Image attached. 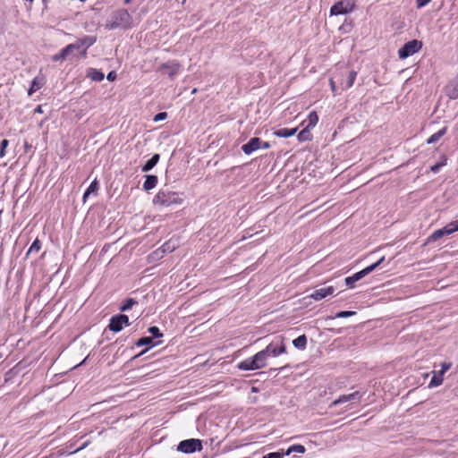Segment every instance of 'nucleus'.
Here are the masks:
<instances>
[{
  "instance_id": "obj_1",
  "label": "nucleus",
  "mask_w": 458,
  "mask_h": 458,
  "mask_svg": "<svg viewBox=\"0 0 458 458\" xmlns=\"http://www.w3.org/2000/svg\"><path fill=\"white\" fill-rule=\"evenodd\" d=\"M132 17L125 9L114 12L109 20L106 21V27L108 30H115L117 28L130 29L131 27Z\"/></svg>"
},
{
  "instance_id": "obj_53",
  "label": "nucleus",
  "mask_w": 458,
  "mask_h": 458,
  "mask_svg": "<svg viewBox=\"0 0 458 458\" xmlns=\"http://www.w3.org/2000/svg\"><path fill=\"white\" fill-rule=\"evenodd\" d=\"M131 1H132V0H124V4H130Z\"/></svg>"
},
{
  "instance_id": "obj_24",
  "label": "nucleus",
  "mask_w": 458,
  "mask_h": 458,
  "mask_svg": "<svg viewBox=\"0 0 458 458\" xmlns=\"http://www.w3.org/2000/svg\"><path fill=\"white\" fill-rule=\"evenodd\" d=\"M433 373H434V375L428 384V387L438 386L443 383V376H444L443 371H438V372L434 371Z\"/></svg>"
},
{
  "instance_id": "obj_47",
  "label": "nucleus",
  "mask_w": 458,
  "mask_h": 458,
  "mask_svg": "<svg viewBox=\"0 0 458 458\" xmlns=\"http://www.w3.org/2000/svg\"><path fill=\"white\" fill-rule=\"evenodd\" d=\"M329 84H330L332 91L335 92V81L334 78H331L329 80Z\"/></svg>"
},
{
  "instance_id": "obj_18",
  "label": "nucleus",
  "mask_w": 458,
  "mask_h": 458,
  "mask_svg": "<svg viewBox=\"0 0 458 458\" xmlns=\"http://www.w3.org/2000/svg\"><path fill=\"white\" fill-rule=\"evenodd\" d=\"M255 364L256 363L254 362V360L251 357V358H249V359H246V360L241 361L237 365V368L242 370H255V369H258Z\"/></svg>"
},
{
  "instance_id": "obj_50",
  "label": "nucleus",
  "mask_w": 458,
  "mask_h": 458,
  "mask_svg": "<svg viewBox=\"0 0 458 458\" xmlns=\"http://www.w3.org/2000/svg\"><path fill=\"white\" fill-rule=\"evenodd\" d=\"M87 49H88V48L82 47V50H81V55H82L83 57H86V56H87Z\"/></svg>"
},
{
  "instance_id": "obj_38",
  "label": "nucleus",
  "mask_w": 458,
  "mask_h": 458,
  "mask_svg": "<svg viewBox=\"0 0 458 458\" xmlns=\"http://www.w3.org/2000/svg\"><path fill=\"white\" fill-rule=\"evenodd\" d=\"M9 145V141L7 140H3L0 142V157H4L5 155V148Z\"/></svg>"
},
{
  "instance_id": "obj_42",
  "label": "nucleus",
  "mask_w": 458,
  "mask_h": 458,
  "mask_svg": "<svg viewBox=\"0 0 458 458\" xmlns=\"http://www.w3.org/2000/svg\"><path fill=\"white\" fill-rule=\"evenodd\" d=\"M452 367V363L451 362H442L441 363V369L439 371H443V373L445 374L450 368Z\"/></svg>"
},
{
  "instance_id": "obj_22",
  "label": "nucleus",
  "mask_w": 458,
  "mask_h": 458,
  "mask_svg": "<svg viewBox=\"0 0 458 458\" xmlns=\"http://www.w3.org/2000/svg\"><path fill=\"white\" fill-rule=\"evenodd\" d=\"M297 131V128L293 129H287V128H282L276 130L274 134L279 138H288L291 136H293Z\"/></svg>"
},
{
  "instance_id": "obj_33",
  "label": "nucleus",
  "mask_w": 458,
  "mask_h": 458,
  "mask_svg": "<svg viewBox=\"0 0 458 458\" xmlns=\"http://www.w3.org/2000/svg\"><path fill=\"white\" fill-rule=\"evenodd\" d=\"M136 303H137V301H135L132 298L126 299L124 301V303L123 304V306L120 308V310L122 312L127 311V310H131L133 307V305H135Z\"/></svg>"
},
{
  "instance_id": "obj_28",
  "label": "nucleus",
  "mask_w": 458,
  "mask_h": 458,
  "mask_svg": "<svg viewBox=\"0 0 458 458\" xmlns=\"http://www.w3.org/2000/svg\"><path fill=\"white\" fill-rule=\"evenodd\" d=\"M43 86V81L42 80H39L38 78H35L32 81H31V85H30V88L29 89V91H28V94L30 96L32 95L35 91H37L38 89H39L41 87Z\"/></svg>"
},
{
  "instance_id": "obj_31",
  "label": "nucleus",
  "mask_w": 458,
  "mask_h": 458,
  "mask_svg": "<svg viewBox=\"0 0 458 458\" xmlns=\"http://www.w3.org/2000/svg\"><path fill=\"white\" fill-rule=\"evenodd\" d=\"M157 344H154L153 343V339L152 337H149V336H144V337H141L140 338L137 342H136V345L140 347V346H144V345H152V346H156Z\"/></svg>"
},
{
  "instance_id": "obj_52",
  "label": "nucleus",
  "mask_w": 458,
  "mask_h": 458,
  "mask_svg": "<svg viewBox=\"0 0 458 458\" xmlns=\"http://www.w3.org/2000/svg\"><path fill=\"white\" fill-rule=\"evenodd\" d=\"M148 351V348H147V349H145V350H144V351H142L140 353H139L138 355H136V356H135V358H136V357H139V356H140V355H142V354H144V353H146Z\"/></svg>"
},
{
  "instance_id": "obj_48",
  "label": "nucleus",
  "mask_w": 458,
  "mask_h": 458,
  "mask_svg": "<svg viewBox=\"0 0 458 458\" xmlns=\"http://www.w3.org/2000/svg\"><path fill=\"white\" fill-rule=\"evenodd\" d=\"M270 148V144H269V142H267V141H262V140H261V148H260L267 149V148Z\"/></svg>"
},
{
  "instance_id": "obj_43",
  "label": "nucleus",
  "mask_w": 458,
  "mask_h": 458,
  "mask_svg": "<svg viewBox=\"0 0 458 458\" xmlns=\"http://www.w3.org/2000/svg\"><path fill=\"white\" fill-rule=\"evenodd\" d=\"M385 260V257L380 258L377 262L369 266L368 267H371V272L374 271L383 261Z\"/></svg>"
},
{
  "instance_id": "obj_4",
  "label": "nucleus",
  "mask_w": 458,
  "mask_h": 458,
  "mask_svg": "<svg viewBox=\"0 0 458 458\" xmlns=\"http://www.w3.org/2000/svg\"><path fill=\"white\" fill-rule=\"evenodd\" d=\"M422 47V43L420 40L413 39L406 42L399 50L398 55L400 59H405L415 53L419 52Z\"/></svg>"
},
{
  "instance_id": "obj_44",
  "label": "nucleus",
  "mask_w": 458,
  "mask_h": 458,
  "mask_svg": "<svg viewBox=\"0 0 458 458\" xmlns=\"http://www.w3.org/2000/svg\"><path fill=\"white\" fill-rule=\"evenodd\" d=\"M97 189H98V182L96 181H94L90 183V185L89 186V188L87 190L89 191V192H93V191H96Z\"/></svg>"
},
{
  "instance_id": "obj_13",
  "label": "nucleus",
  "mask_w": 458,
  "mask_h": 458,
  "mask_svg": "<svg viewBox=\"0 0 458 458\" xmlns=\"http://www.w3.org/2000/svg\"><path fill=\"white\" fill-rule=\"evenodd\" d=\"M369 273H371V267H365L364 269L353 274L352 276L346 277L344 280L345 284L347 286L352 288L355 282L360 280Z\"/></svg>"
},
{
  "instance_id": "obj_11",
  "label": "nucleus",
  "mask_w": 458,
  "mask_h": 458,
  "mask_svg": "<svg viewBox=\"0 0 458 458\" xmlns=\"http://www.w3.org/2000/svg\"><path fill=\"white\" fill-rule=\"evenodd\" d=\"M76 47H77L74 43L67 45L58 54H55L51 57L52 61L58 62L65 60L74 50H77Z\"/></svg>"
},
{
  "instance_id": "obj_49",
  "label": "nucleus",
  "mask_w": 458,
  "mask_h": 458,
  "mask_svg": "<svg viewBox=\"0 0 458 458\" xmlns=\"http://www.w3.org/2000/svg\"><path fill=\"white\" fill-rule=\"evenodd\" d=\"M35 113H39V114H42L43 113V107L41 105L38 106L35 110H34Z\"/></svg>"
},
{
  "instance_id": "obj_20",
  "label": "nucleus",
  "mask_w": 458,
  "mask_h": 458,
  "mask_svg": "<svg viewBox=\"0 0 458 458\" xmlns=\"http://www.w3.org/2000/svg\"><path fill=\"white\" fill-rule=\"evenodd\" d=\"M108 328L113 332H120L123 329V324L119 320L118 315H114L111 318Z\"/></svg>"
},
{
  "instance_id": "obj_36",
  "label": "nucleus",
  "mask_w": 458,
  "mask_h": 458,
  "mask_svg": "<svg viewBox=\"0 0 458 458\" xmlns=\"http://www.w3.org/2000/svg\"><path fill=\"white\" fill-rule=\"evenodd\" d=\"M355 314H356L355 311H349V310L339 311L335 314V318H349Z\"/></svg>"
},
{
  "instance_id": "obj_39",
  "label": "nucleus",
  "mask_w": 458,
  "mask_h": 458,
  "mask_svg": "<svg viewBox=\"0 0 458 458\" xmlns=\"http://www.w3.org/2000/svg\"><path fill=\"white\" fill-rule=\"evenodd\" d=\"M284 456V453L281 452H274L269 453L263 456V458H283Z\"/></svg>"
},
{
  "instance_id": "obj_37",
  "label": "nucleus",
  "mask_w": 458,
  "mask_h": 458,
  "mask_svg": "<svg viewBox=\"0 0 458 458\" xmlns=\"http://www.w3.org/2000/svg\"><path fill=\"white\" fill-rule=\"evenodd\" d=\"M148 332L153 335V337H162L163 334L160 332L159 328L156 326L150 327L148 328Z\"/></svg>"
},
{
  "instance_id": "obj_9",
  "label": "nucleus",
  "mask_w": 458,
  "mask_h": 458,
  "mask_svg": "<svg viewBox=\"0 0 458 458\" xmlns=\"http://www.w3.org/2000/svg\"><path fill=\"white\" fill-rule=\"evenodd\" d=\"M261 148V140L258 137L251 138L248 143L242 146V150L245 155H250L252 152Z\"/></svg>"
},
{
  "instance_id": "obj_30",
  "label": "nucleus",
  "mask_w": 458,
  "mask_h": 458,
  "mask_svg": "<svg viewBox=\"0 0 458 458\" xmlns=\"http://www.w3.org/2000/svg\"><path fill=\"white\" fill-rule=\"evenodd\" d=\"M305 451H306V449L302 445L297 444V445H293L290 446L284 453V455H289L293 452L303 454V453H305Z\"/></svg>"
},
{
  "instance_id": "obj_23",
  "label": "nucleus",
  "mask_w": 458,
  "mask_h": 458,
  "mask_svg": "<svg viewBox=\"0 0 458 458\" xmlns=\"http://www.w3.org/2000/svg\"><path fill=\"white\" fill-rule=\"evenodd\" d=\"M447 131V127H443L441 130H439L438 131L433 133L428 140H427V143L428 144H434V143H437L443 136L445 135Z\"/></svg>"
},
{
  "instance_id": "obj_10",
  "label": "nucleus",
  "mask_w": 458,
  "mask_h": 458,
  "mask_svg": "<svg viewBox=\"0 0 458 458\" xmlns=\"http://www.w3.org/2000/svg\"><path fill=\"white\" fill-rule=\"evenodd\" d=\"M334 293H335V288L330 285V286L316 289L311 294L309 295V297L312 298L315 301H320L329 295H332Z\"/></svg>"
},
{
  "instance_id": "obj_5",
  "label": "nucleus",
  "mask_w": 458,
  "mask_h": 458,
  "mask_svg": "<svg viewBox=\"0 0 458 458\" xmlns=\"http://www.w3.org/2000/svg\"><path fill=\"white\" fill-rule=\"evenodd\" d=\"M177 450L184 454H192L202 450V442L197 438L182 440L177 445Z\"/></svg>"
},
{
  "instance_id": "obj_6",
  "label": "nucleus",
  "mask_w": 458,
  "mask_h": 458,
  "mask_svg": "<svg viewBox=\"0 0 458 458\" xmlns=\"http://www.w3.org/2000/svg\"><path fill=\"white\" fill-rule=\"evenodd\" d=\"M355 8V4L350 0H341L330 8L331 15H342L352 12Z\"/></svg>"
},
{
  "instance_id": "obj_46",
  "label": "nucleus",
  "mask_w": 458,
  "mask_h": 458,
  "mask_svg": "<svg viewBox=\"0 0 458 458\" xmlns=\"http://www.w3.org/2000/svg\"><path fill=\"white\" fill-rule=\"evenodd\" d=\"M431 0H417V6L420 8V7H423L425 6L426 4H428Z\"/></svg>"
},
{
  "instance_id": "obj_34",
  "label": "nucleus",
  "mask_w": 458,
  "mask_h": 458,
  "mask_svg": "<svg viewBox=\"0 0 458 458\" xmlns=\"http://www.w3.org/2000/svg\"><path fill=\"white\" fill-rule=\"evenodd\" d=\"M175 249V244L172 242L171 241L165 242L162 247V252H171Z\"/></svg>"
},
{
  "instance_id": "obj_12",
  "label": "nucleus",
  "mask_w": 458,
  "mask_h": 458,
  "mask_svg": "<svg viewBox=\"0 0 458 458\" xmlns=\"http://www.w3.org/2000/svg\"><path fill=\"white\" fill-rule=\"evenodd\" d=\"M360 398H361V394H360V392L355 391L349 394L341 395L338 399L335 400L332 403L331 406H336L338 404L347 403V402H359L360 400Z\"/></svg>"
},
{
  "instance_id": "obj_16",
  "label": "nucleus",
  "mask_w": 458,
  "mask_h": 458,
  "mask_svg": "<svg viewBox=\"0 0 458 458\" xmlns=\"http://www.w3.org/2000/svg\"><path fill=\"white\" fill-rule=\"evenodd\" d=\"M96 42V38L91 36H85L82 38H79L76 42H74L77 47L76 49L80 50L82 47L89 48Z\"/></svg>"
},
{
  "instance_id": "obj_3",
  "label": "nucleus",
  "mask_w": 458,
  "mask_h": 458,
  "mask_svg": "<svg viewBox=\"0 0 458 458\" xmlns=\"http://www.w3.org/2000/svg\"><path fill=\"white\" fill-rule=\"evenodd\" d=\"M457 231H458V220L453 221V222L447 224L443 228L436 230L435 232H433V233H431L428 236L427 242H436V241L439 240L440 238H442V237H444L445 235H449L451 233H455Z\"/></svg>"
},
{
  "instance_id": "obj_8",
  "label": "nucleus",
  "mask_w": 458,
  "mask_h": 458,
  "mask_svg": "<svg viewBox=\"0 0 458 458\" xmlns=\"http://www.w3.org/2000/svg\"><path fill=\"white\" fill-rule=\"evenodd\" d=\"M181 64L176 60L168 61L166 63L162 64L157 71L167 74L171 79H173L180 71Z\"/></svg>"
},
{
  "instance_id": "obj_21",
  "label": "nucleus",
  "mask_w": 458,
  "mask_h": 458,
  "mask_svg": "<svg viewBox=\"0 0 458 458\" xmlns=\"http://www.w3.org/2000/svg\"><path fill=\"white\" fill-rule=\"evenodd\" d=\"M160 156L159 154H155L152 156L150 159H148L144 165L141 167L142 172L150 171L159 161Z\"/></svg>"
},
{
  "instance_id": "obj_45",
  "label": "nucleus",
  "mask_w": 458,
  "mask_h": 458,
  "mask_svg": "<svg viewBox=\"0 0 458 458\" xmlns=\"http://www.w3.org/2000/svg\"><path fill=\"white\" fill-rule=\"evenodd\" d=\"M107 80L110 81H113L116 79V72L114 71H112L110 72L107 76H106Z\"/></svg>"
},
{
  "instance_id": "obj_40",
  "label": "nucleus",
  "mask_w": 458,
  "mask_h": 458,
  "mask_svg": "<svg viewBox=\"0 0 458 458\" xmlns=\"http://www.w3.org/2000/svg\"><path fill=\"white\" fill-rule=\"evenodd\" d=\"M119 320L123 326H130L129 318L127 315L118 314Z\"/></svg>"
},
{
  "instance_id": "obj_41",
  "label": "nucleus",
  "mask_w": 458,
  "mask_h": 458,
  "mask_svg": "<svg viewBox=\"0 0 458 458\" xmlns=\"http://www.w3.org/2000/svg\"><path fill=\"white\" fill-rule=\"evenodd\" d=\"M166 117H167V113L161 112L155 115L154 121L155 122L162 121V120H165Z\"/></svg>"
},
{
  "instance_id": "obj_32",
  "label": "nucleus",
  "mask_w": 458,
  "mask_h": 458,
  "mask_svg": "<svg viewBox=\"0 0 458 458\" xmlns=\"http://www.w3.org/2000/svg\"><path fill=\"white\" fill-rule=\"evenodd\" d=\"M41 249V242L37 238L31 244V246L30 247V249L28 250L27 253H26V257H28L30 253L32 252H38Z\"/></svg>"
},
{
  "instance_id": "obj_15",
  "label": "nucleus",
  "mask_w": 458,
  "mask_h": 458,
  "mask_svg": "<svg viewBox=\"0 0 458 458\" xmlns=\"http://www.w3.org/2000/svg\"><path fill=\"white\" fill-rule=\"evenodd\" d=\"M254 362L256 363L257 369H262L267 365V360L268 358L267 353L265 349L257 352L253 357Z\"/></svg>"
},
{
  "instance_id": "obj_29",
  "label": "nucleus",
  "mask_w": 458,
  "mask_h": 458,
  "mask_svg": "<svg viewBox=\"0 0 458 458\" xmlns=\"http://www.w3.org/2000/svg\"><path fill=\"white\" fill-rule=\"evenodd\" d=\"M318 122V116L315 111L310 112L308 115V124L306 125L309 128H313L317 125Z\"/></svg>"
},
{
  "instance_id": "obj_26",
  "label": "nucleus",
  "mask_w": 458,
  "mask_h": 458,
  "mask_svg": "<svg viewBox=\"0 0 458 458\" xmlns=\"http://www.w3.org/2000/svg\"><path fill=\"white\" fill-rule=\"evenodd\" d=\"M294 347L300 350H304L307 345V337L305 335H301L293 341Z\"/></svg>"
},
{
  "instance_id": "obj_35",
  "label": "nucleus",
  "mask_w": 458,
  "mask_h": 458,
  "mask_svg": "<svg viewBox=\"0 0 458 458\" xmlns=\"http://www.w3.org/2000/svg\"><path fill=\"white\" fill-rule=\"evenodd\" d=\"M446 165V157H443V160L441 162H438L437 164H435L434 165H432L430 167V170L433 172V173H437L441 167H443L444 165Z\"/></svg>"
},
{
  "instance_id": "obj_27",
  "label": "nucleus",
  "mask_w": 458,
  "mask_h": 458,
  "mask_svg": "<svg viewBox=\"0 0 458 458\" xmlns=\"http://www.w3.org/2000/svg\"><path fill=\"white\" fill-rule=\"evenodd\" d=\"M299 141H306L310 140L312 139V135L310 133V128L305 127L303 130H301L298 136H297Z\"/></svg>"
},
{
  "instance_id": "obj_2",
  "label": "nucleus",
  "mask_w": 458,
  "mask_h": 458,
  "mask_svg": "<svg viewBox=\"0 0 458 458\" xmlns=\"http://www.w3.org/2000/svg\"><path fill=\"white\" fill-rule=\"evenodd\" d=\"M182 199L179 197L178 193L174 191H159L153 199L155 205L162 207H169L173 204H181Z\"/></svg>"
},
{
  "instance_id": "obj_7",
  "label": "nucleus",
  "mask_w": 458,
  "mask_h": 458,
  "mask_svg": "<svg viewBox=\"0 0 458 458\" xmlns=\"http://www.w3.org/2000/svg\"><path fill=\"white\" fill-rule=\"evenodd\" d=\"M284 338L282 336H278L276 338V342H272L266 348L265 351L269 356L276 357L282 353L286 352L285 346L283 343Z\"/></svg>"
},
{
  "instance_id": "obj_25",
  "label": "nucleus",
  "mask_w": 458,
  "mask_h": 458,
  "mask_svg": "<svg viewBox=\"0 0 458 458\" xmlns=\"http://www.w3.org/2000/svg\"><path fill=\"white\" fill-rule=\"evenodd\" d=\"M356 77H357V72L355 71L349 72L345 83H342L343 89H348L352 88L354 84Z\"/></svg>"
},
{
  "instance_id": "obj_19",
  "label": "nucleus",
  "mask_w": 458,
  "mask_h": 458,
  "mask_svg": "<svg viewBox=\"0 0 458 458\" xmlns=\"http://www.w3.org/2000/svg\"><path fill=\"white\" fill-rule=\"evenodd\" d=\"M87 76L94 81H101L104 80V73L98 69L89 68L87 72Z\"/></svg>"
},
{
  "instance_id": "obj_51",
  "label": "nucleus",
  "mask_w": 458,
  "mask_h": 458,
  "mask_svg": "<svg viewBox=\"0 0 458 458\" xmlns=\"http://www.w3.org/2000/svg\"><path fill=\"white\" fill-rule=\"evenodd\" d=\"M90 194L89 191H86L84 195H83V200L85 201L86 198Z\"/></svg>"
},
{
  "instance_id": "obj_14",
  "label": "nucleus",
  "mask_w": 458,
  "mask_h": 458,
  "mask_svg": "<svg viewBox=\"0 0 458 458\" xmlns=\"http://www.w3.org/2000/svg\"><path fill=\"white\" fill-rule=\"evenodd\" d=\"M445 94L452 99L458 98V75L446 85Z\"/></svg>"
},
{
  "instance_id": "obj_17",
  "label": "nucleus",
  "mask_w": 458,
  "mask_h": 458,
  "mask_svg": "<svg viewBox=\"0 0 458 458\" xmlns=\"http://www.w3.org/2000/svg\"><path fill=\"white\" fill-rule=\"evenodd\" d=\"M158 179L157 175H146V180L143 183V189L147 191L154 189L157 184Z\"/></svg>"
}]
</instances>
